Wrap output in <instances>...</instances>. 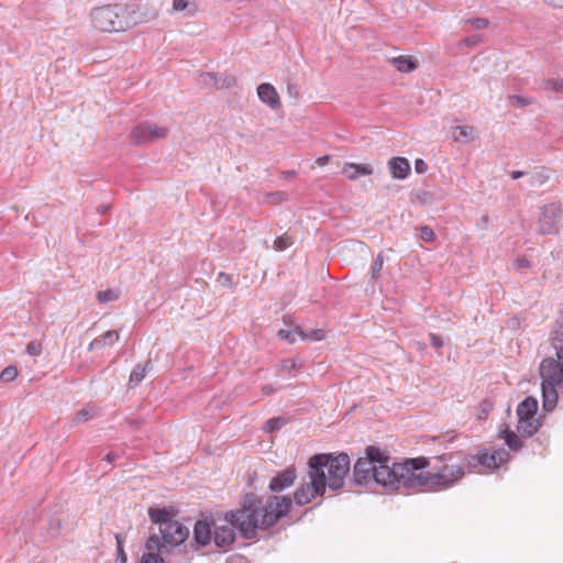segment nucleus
<instances>
[{
    "label": "nucleus",
    "instance_id": "obj_1",
    "mask_svg": "<svg viewBox=\"0 0 563 563\" xmlns=\"http://www.w3.org/2000/svg\"><path fill=\"white\" fill-rule=\"evenodd\" d=\"M291 505L289 496L272 495L264 499L254 494H246L241 509L227 512L225 519L236 523V529L243 538L254 539L257 530H267L286 516Z\"/></svg>",
    "mask_w": 563,
    "mask_h": 563
},
{
    "label": "nucleus",
    "instance_id": "obj_2",
    "mask_svg": "<svg viewBox=\"0 0 563 563\" xmlns=\"http://www.w3.org/2000/svg\"><path fill=\"white\" fill-rule=\"evenodd\" d=\"M309 481L302 483L295 492L294 499L298 506H305L319 496H323L327 486L332 490L343 487L350 470V456L346 453L314 454L308 460Z\"/></svg>",
    "mask_w": 563,
    "mask_h": 563
},
{
    "label": "nucleus",
    "instance_id": "obj_3",
    "mask_svg": "<svg viewBox=\"0 0 563 563\" xmlns=\"http://www.w3.org/2000/svg\"><path fill=\"white\" fill-rule=\"evenodd\" d=\"M429 464L427 457L420 456L388 465V470L380 472V475H386L385 488L408 492L429 490V473L423 471Z\"/></svg>",
    "mask_w": 563,
    "mask_h": 563
},
{
    "label": "nucleus",
    "instance_id": "obj_4",
    "mask_svg": "<svg viewBox=\"0 0 563 563\" xmlns=\"http://www.w3.org/2000/svg\"><path fill=\"white\" fill-rule=\"evenodd\" d=\"M474 460L475 457L452 453L435 456L432 471L428 472L429 492H439L455 485L464 476V468L471 467Z\"/></svg>",
    "mask_w": 563,
    "mask_h": 563
},
{
    "label": "nucleus",
    "instance_id": "obj_5",
    "mask_svg": "<svg viewBox=\"0 0 563 563\" xmlns=\"http://www.w3.org/2000/svg\"><path fill=\"white\" fill-rule=\"evenodd\" d=\"M389 456L385 451L376 446H367L365 456H361L353 467V482L355 485H367L371 482L385 487L386 475H378L383 470H388Z\"/></svg>",
    "mask_w": 563,
    "mask_h": 563
},
{
    "label": "nucleus",
    "instance_id": "obj_6",
    "mask_svg": "<svg viewBox=\"0 0 563 563\" xmlns=\"http://www.w3.org/2000/svg\"><path fill=\"white\" fill-rule=\"evenodd\" d=\"M148 516L153 523L159 526L162 539L165 544L177 547L189 537L188 527L174 520V515L167 508H150Z\"/></svg>",
    "mask_w": 563,
    "mask_h": 563
},
{
    "label": "nucleus",
    "instance_id": "obj_7",
    "mask_svg": "<svg viewBox=\"0 0 563 563\" xmlns=\"http://www.w3.org/2000/svg\"><path fill=\"white\" fill-rule=\"evenodd\" d=\"M91 21L96 29L102 32H123V5L108 4L91 11Z\"/></svg>",
    "mask_w": 563,
    "mask_h": 563
},
{
    "label": "nucleus",
    "instance_id": "obj_8",
    "mask_svg": "<svg viewBox=\"0 0 563 563\" xmlns=\"http://www.w3.org/2000/svg\"><path fill=\"white\" fill-rule=\"evenodd\" d=\"M563 217V209L560 203L551 202L540 209L538 229L541 234H555L559 232V224Z\"/></svg>",
    "mask_w": 563,
    "mask_h": 563
},
{
    "label": "nucleus",
    "instance_id": "obj_9",
    "mask_svg": "<svg viewBox=\"0 0 563 563\" xmlns=\"http://www.w3.org/2000/svg\"><path fill=\"white\" fill-rule=\"evenodd\" d=\"M157 16V11L137 4L123 5L124 31L142 23H147Z\"/></svg>",
    "mask_w": 563,
    "mask_h": 563
},
{
    "label": "nucleus",
    "instance_id": "obj_10",
    "mask_svg": "<svg viewBox=\"0 0 563 563\" xmlns=\"http://www.w3.org/2000/svg\"><path fill=\"white\" fill-rule=\"evenodd\" d=\"M167 134V128L157 125L156 123L144 122L137 124L131 131V139L135 144H144L159 139H165Z\"/></svg>",
    "mask_w": 563,
    "mask_h": 563
},
{
    "label": "nucleus",
    "instance_id": "obj_11",
    "mask_svg": "<svg viewBox=\"0 0 563 563\" xmlns=\"http://www.w3.org/2000/svg\"><path fill=\"white\" fill-rule=\"evenodd\" d=\"M540 376L542 384L562 385L563 384V366L561 362L553 357L544 358L540 364Z\"/></svg>",
    "mask_w": 563,
    "mask_h": 563
},
{
    "label": "nucleus",
    "instance_id": "obj_12",
    "mask_svg": "<svg viewBox=\"0 0 563 563\" xmlns=\"http://www.w3.org/2000/svg\"><path fill=\"white\" fill-rule=\"evenodd\" d=\"M468 457H475L471 467L483 465L489 470H495L508 461L509 453L505 449H497L490 453L484 452L479 455H470Z\"/></svg>",
    "mask_w": 563,
    "mask_h": 563
},
{
    "label": "nucleus",
    "instance_id": "obj_13",
    "mask_svg": "<svg viewBox=\"0 0 563 563\" xmlns=\"http://www.w3.org/2000/svg\"><path fill=\"white\" fill-rule=\"evenodd\" d=\"M296 478V468L294 466L287 467L285 471L279 472L272 478L269 483V489L275 493L283 492L284 489L294 485Z\"/></svg>",
    "mask_w": 563,
    "mask_h": 563
},
{
    "label": "nucleus",
    "instance_id": "obj_14",
    "mask_svg": "<svg viewBox=\"0 0 563 563\" xmlns=\"http://www.w3.org/2000/svg\"><path fill=\"white\" fill-rule=\"evenodd\" d=\"M198 84L205 87H211L216 89L229 88L234 85L235 79L233 77H222L214 73H201L198 76Z\"/></svg>",
    "mask_w": 563,
    "mask_h": 563
},
{
    "label": "nucleus",
    "instance_id": "obj_15",
    "mask_svg": "<svg viewBox=\"0 0 563 563\" xmlns=\"http://www.w3.org/2000/svg\"><path fill=\"white\" fill-rule=\"evenodd\" d=\"M227 523L216 528L213 532L214 543L219 548H228L235 540L234 528L236 523H231L225 519Z\"/></svg>",
    "mask_w": 563,
    "mask_h": 563
},
{
    "label": "nucleus",
    "instance_id": "obj_16",
    "mask_svg": "<svg viewBox=\"0 0 563 563\" xmlns=\"http://www.w3.org/2000/svg\"><path fill=\"white\" fill-rule=\"evenodd\" d=\"M257 95L260 100L263 103L269 106L272 109H276L280 104L279 95L276 91L275 87L271 84H261L257 87Z\"/></svg>",
    "mask_w": 563,
    "mask_h": 563
},
{
    "label": "nucleus",
    "instance_id": "obj_17",
    "mask_svg": "<svg viewBox=\"0 0 563 563\" xmlns=\"http://www.w3.org/2000/svg\"><path fill=\"white\" fill-rule=\"evenodd\" d=\"M374 169L369 164L345 163L342 168V173L351 180H356L361 176L372 175Z\"/></svg>",
    "mask_w": 563,
    "mask_h": 563
},
{
    "label": "nucleus",
    "instance_id": "obj_18",
    "mask_svg": "<svg viewBox=\"0 0 563 563\" xmlns=\"http://www.w3.org/2000/svg\"><path fill=\"white\" fill-rule=\"evenodd\" d=\"M393 178L405 179L410 173L409 161L405 157H393L388 162Z\"/></svg>",
    "mask_w": 563,
    "mask_h": 563
},
{
    "label": "nucleus",
    "instance_id": "obj_19",
    "mask_svg": "<svg viewBox=\"0 0 563 563\" xmlns=\"http://www.w3.org/2000/svg\"><path fill=\"white\" fill-rule=\"evenodd\" d=\"M538 410V401L533 397H527L517 407L518 419H534Z\"/></svg>",
    "mask_w": 563,
    "mask_h": 563
},
{
    "label": "nucleus",
    "instance_id": "obj_20",
    "mask_svg": "<svg viewBox=\"0 0 563 563\" xmlns=\"http://www.w3.org/2000/svg\"><path fill=\"white\" fill-rule=\"evenodd\" d=\"M211 528L208 522L198 520L194 528V540L201 547L209 544L211 540Z\"/></svg>",
    "mask_w": 563,
    "mask_h": 563
},
{
    "label": "nucleus",
    "instance_id": "obj_21",
    "mask_svg": "<svg viewBox=\"0 0 563 563\" xmlns=\"http://www.w3.org/2000/svg\"><path fill=\"white\" fill-rule=\"evenodd\" d=\"M558 386L559 385L541 384L543 408L547 411L553 410L558 404V398H559L558 391H556Z\"/></svg>",
    "mask_w": 563,
    "mask_h": 563
},
{
    "label": "nucleus",
    "instance_id": "obj_22",
    "mask_svg": "<svg viewBox=\"0 0 563 563\" xmlns=\"http://www.w3.org/2000/svg\"><path fill=\"white\" fill-rule=\"evenodd\" d=\"M388 62L400 73H410L418 67V60L411 56H397L388 59Z\"/></svg>",
    "mask_w": 563,
    "mask_h": 563
},
{
    "label": "nucleus",
    "instance_id": "obj_23",
    "mask_svg": "<svg viewBox=\"0 0 563 563\" xmlns=\"http://www.w3.org/2000/svg\"><path fill=\"white\" fill-rule=\"evenodd\" d=\"M539 427L536 419H518L517 431L521 437L529 438L539 430Z\"/></svg>",
    "mask_w": 563,
    "mask_h": 563
},
{
    "label": "nucleus",
    "instance_id": "obj_24",
    "mask_svg": "<svg viewBox=\"0 0 563 563\" xmlns=\"http://www.w3.org/2000/svg\"><path fill=\"white\" fill-rule=\"evenodd\" d=\"M476 131L473 126L470 125H459L454 128L453 139L457 142H471L475 139Z\"/></svg>",
    "mask_w": 563,
    "mask_h": 563
},
{
    "label": "nucleus",
    "instance_id": "obj_25",
    "mask_svg": "<svg viewBox=\"0 0 563 563\" xmlns=\"http://www.w3.org/2000/svg\"><path fill=\"white\" fill-rule=\"evenodd\" d=\"M295 331L298 334V336L303 341L308 340V341H312V342H318V341H322L325 338L324 330H322V329H313L310 331H305L299 325H295Z\"/></svg>",
    "mask_w": 563,
    "mask_h": 563
},
{
    "label": "nucleus",
    "instance_id": "obj_26",
    "mask_svg": "<svg viewBox=\"0 0 563 563\" xmlns=\"http://www.w3.org/2000/svg\"><path fill=\"white\" fill-rule=\"evenodd\" d=\"M549 170L545 168H541L530 174L528 183L531 187H540L544 185L549 180Z\"/></svg>",
    "mask_w": 563,
    "mask_h": 563
},
{
    "label": "nucleus",
    "instance_id": "obj_27",
    "mask_svg": "<svg viewBox=\"0 0 563 563\" xmlns=\"http://www.w3.org/2000/svg\"><path fill=\"white\" fill-rule=\"evenodd\" d=\"M500 438L505 440L506 444L512 451H518L522 446V442L519 440L518 435L507 427L505 430L500 431Z\"/></svg>",
    "mask_w": 563,
    "mask_h": 563
},
{
    "label": "nucleus",
    "instance_id": "obj_28",
    "mask_svg": "<svg viewBox=\"0 0 563 563\" xmlns=\"http://www.w3.org/2000/svg\"><path fill=\"white\" fill-rule=\"evenodd\" d=\"M150 361L146 363L145 366H142V365H136L131 375H130V379H129V386L130 387H135L137 386L145 377V373H146V368L147 366L150 365Z\"/></svg>",
    "mask_w": 563,
    "mask_h": 563
},
{
    "label": "nucleus",
    "instance_id": "obj_29",
    "mask_svg": "<svg viewBox=\"0 0 563 563\" xmlns=\"http://www.w3.org/2000/svg\"><path fill=\"white\" fill-rule=\"evenodd\" d=\"M541 88L545 91L563 93V78H549L541 82Z\"/></svg>",
    "mask_w": 563,
    "mask_h": 563
},
{
    "label": "nucleus",
    "instance_id": "obj_30",
    "mask_svg": "<svg viewBox=\"0 0 563 563\" xmlns=\"http://www.w3.org/2000/svg\"><path fill=\"white\" fill-rule=\"evenodd\" d=\"M173 10L175 12H180L187 10L188 16H194L197 12L196 7L191 5L188 0H174L173 1Z\"/></svg>",
    "mask_w": 563,
    "mask_h": 563
},
{
    "label": "nucleus",
    "instance_id": "obj_31",
    "mask_svg": "<svg viewBox=\"0 0 563 563\" xmlns=\"http://www.w3.org/2000/svg\"><path fill=\"white\" fill-rule=\"evenodd\" d=\"M383 265H384V258L382 255H378L375 258V261L373 262L371 269H369L371 282L374 283L378 279V277L380 276V272L383 269Z\"/></svg>",
    "mask_w": 563,
    "mask_h": 563
},
{
    "label": "nucleus",
    "instance_id": "obj_32",
    "mask_svg": "<svg viewBox=\"0 0 563 563\" xmlns=\"http://www.w3.org/2000/svg\"><path fill=\"white\" fill-rule=\"evenodd\" d=\"M482 41H483V36L478 35V34H475V35H471V36H467V37L463 38L462 41H460L456 44V46L460 49H463L464 47H475Z\"/></svg>",
    "mask_w": 563,
    "mask_h": 563
},
{
    "label": "nucleus",
    "instance_id": "obj_33",
    "mask_svg": "<svg viewBox=\"0 0 563 563\" xmlns=\"http://www.w3.org/2000/svg\"><path fill=\"white\" fill-rule=\"evenodd\" d=\"M286 424V419L282 417L272 418L266 421L264 430L267 432H275Z\"/></svg>",
    "mask_w": 563,
    "mask_h": 563
},
{
    "label": "nucleus",
    "instance_id": "obj_34",
    "mask_svg": "<svg viewBox=\"0 0 563 563\" xmlns=\"http://www.w3.org/2000/svg\"><path fill=\"white\" fill-rule=\"evenodd\" d=\"M475 30H484L489 25V20L486 18H471L463 21Z\"/></svg>",
    "mask_w": 563,
    "mask_h": 563
},
{
    "label": "nucleus",
    "instance_id": "obj_35",
    "mask_svg": "<svg viewBox=\"0 0 563 563\" xmlns=\"http://www.w3.org/2000/svg\"><path fill=\"white\" fill-rule=\"evenodd\" d=\"M164 544L165 543L164 542L162 543L158 536L153 534L148 538L145 547H146L147 552L157 553L158 551H161V549H162V547H164Z\"/></svg>",
    "mask_w": 563,
    "mask_h": 563
},
{
    "label": "nucleus",
    "instance_id": "obj_36",
    "mask_svg": "<svg viewBox=\"0 0 563 563\" xmlns=\"http://www.w3.org/2000/svg\"><path fill=\"white\" fill-rule=\"evenodd\" d=\"M118 298H119V294L112 289L102 290L97 294V299L102 303L114 301Z\"/></svg>",
    "mask_w": 563,
    "mask_h": 563
},
{
    "label": "nucleus",
    "instance_id": "obj_37",
    "mask_svg": "<svg viewBox=\"0 0 563 563\" xmlns=\"http://www.w3.org/2000/svg\"><path fill=\"white\" fill-rule=\"evenodd\" d=\"M291 244H292L291 238L287 234H284L275 240L274 249L276 251L280 252V251H285L286 249H288Z\"/></svg>",
    "mask_w": 563,
    "mask_h": 563
},
{
    "label": "nucleus",
    "instance_id": "obj_38",
    "mask_svg": "<svg viewBox=\"0 0 563 563\" xmlns=\"http://www.w3.org/2000/svg\"><path fill=\"white\" fill-rule=\"evenodd\" d=\"M18 375V369L15 366H7L4 369H2V372L0 373V380L2 382H12L15 379Z\"/></svg>",
    "mask_w": 563,
    "mask_h": 563
},
{
    "label": "nucleus",
    "instance_id": "obj_39",
    "mask_svg": "<svg viewBox=\"0 0 563 563\" xmlns=\"http://www.w3.org/2000/svg\"><path fill=\"white\" fill-rule=\"evenodd\" d=\"M96 410L93 408H82L76 413L75 420L77 422L88 421L93 418Z\"/></svg>",
    "mask_w": 563,
    "mask_h": 563
},
{
    "label": "nucleus",
    "instance_id": "obj_40",
    "mask_svg": "<svg viewBox=\"0 0 563 563\" xmlns=\"http://www.w3.org/2000/svg\"><path fill=\"white\" fill-rule=\"evenodd\" d=\"M508 100L512 104H517L518 107H527L532 103V99L519 95L509 96Z\"/></svg>",
    "mask_w": 563,
    "mask_h": 563
},
{
    "label": "nucleus",
    "instance_id": "obj_41",
    "mask_svg": "<svg viewBox=\"0 0 563 563\" xmlns=\"http://www.w3.org/2000/svg\"><path fill=\"white\" fill-rule=\"evenodd\" d=\"M278 338L280 340H285L289 343H295L296 342V335H298L295 331V328L292 330H285V329H280L277 333Z\"/></svg>",
    "mask_w": 563,
    "mask_h": 563
},
{
    "label": "nucleus",
    "instance_id": "obj_42",
    "mask_svg": "<svg viewBox=\"0 0 563 563\" xmlns=\"http://www.w3.org/2000/svg\"><path fill=\"white\" fill-rule=\"evenodd\" d=\"M141 563H165V562L158 553L146 552L142 555Z\"/></svg>",
    "mask_w": 563,
    "mask_h": 563
},
{
    "label": "nucleus",
    "instance_id": "obj_43",
    "mask_svg": "<svg viewBox=\"0 0 563 563\" xmlns=\"http://www.w3.org/2000/svg\"><path fill=\"white\" fill-rule=\"evenodd\" d=\"M420 230V235L419 238L423 241V242H431L434 240V232L433 230L428 227V225H422L419 228Z\"/></svg>",
    "mask_w": 563,
    "mask_h": 563
},
{
    "label": "nucleus",
    "instance_id": "obj_44",
    "mask_svg": "<svg viewBox=\"0 0 563 563\" xmlns=\"http://www.w3.org/2000/svg\"><path fill=\"white\" fill-rule=\"evenodd\" d=\"M120 335L118 331L109 330L101 335L102 341H106V345H112L119 340Z\"/></svg>",
    "mask_w": 563,
    "mask_h": 563
},
{
    "label": "nucleus",
    "instance_id": "obj_45",
    "mask_svg": "<svg viewBox=\"0 0 563 563\" xmlns=\"http://www.w3.org/2000/svg\"><path fill=\"white\" fill-rule=\"evenodd\" d=\"M217 283H219L222 287H233L232 276L223 272L218 274Z\"/></svg>",
    "mask_w": 563,
    "mask_h": 563
},
{
    "label": "nucleus",
    "instance_id": "obj_46",
    "mask_svg": "<svg viewBox=\"0 0 563 563\" xmlns=\"http://www.w3.org/2000/svg\"><path fill=\"white\" fill-rule=\"evenodd\" d=\"M26 352H27V354H30L32 356H37L42 353V344L36 341H31L26 345Z\"/></svg>",
    "mask_w": 563,
    "mask_h": 563
},
{
    "label": "nucleus",
    "instance_id": "obj_47",
    "mask_svg": "<svg viewBox=\"0 0 563 563\" xmlns=\"http://www.w3.org/2000/svg\"><path fill=\"white\" fill-rule=\"evenodd\" d=\"M268 198L272 200V202L279 203L287 199V194L284 191H277L268 195Z\"/></svg>",
    "mask_w": 563,
    "mask_h": 563
},
{
    "label": "nucleus",
    "instance_id": "obj_48",
    "mask_svg": "<svg viewBox=\"0 0 563 563\" xmlns=\"http://www.w3.org/2000/svg\"><path fill=\"white\" fill-rule=\"evenodd\" d=\"M297 367V363L295 360H284L282 363H280V368L285 372H291L292 369H295Z\"/></svg>",
    "mask_w": 563,
    "mask_h": 563
},
{
    "label": "nucleus",
    "instance_id": "obj_49",
    "mask_svg": "<svg viewBox=\"0 0 563 563\" xmlns=\"http://www.w3.org/2000/svg\"><path fill=\"white\" fill-rule=\"evenodd\" d=\"M415 169L417 174H424L428 170V165L423 159H417L415 162Z\"/></svg>",
    "mask_w": 563,
    "mask_h": 563
},
{
    "label": "nucleus",
    "instance_id": "obj_50",
    "mask_svg": "<svg viewBox=\"0 0 563 563\" xmlns=\"http://www.w3.org/2000/svg\"><path fill=\"white\" fill-rule=\"evenodd\" d=\"M429 336L432 346H434L435 349H440L443 346V340L439 335L430 333Z\"/></svg>",
    "mask_w": 563,
    "mask_h": 563
},
{
    "label": "nucleus",
    "instance_id": "obj_51",
    "mask_svg": "<svg viewBox=\"0 0 563 563\" xmlns=\"http://www.w3.org/2000/svg\"><path fill=\"white\" fill-rule=\"evenodd\" d=\"M117 542H118V551H119V556L122 558V561H125V554H124V551H123V547H122V542L120 540V537L117 536Z\"/></svg>",
    "mask_w": 563,
    "mask_h": 563
},
{
    "label": "nucleus",
    "instance_id": "obj_52",
    "mask_svg": "<svg viewBox=\"0 0 563 563\" xmlns=\"http://www.w3.org/2000/svg\"><path fill=\"white\" fill-rule=\"evenodd\" d=\"M517 265H518V267H523V268H526V267H529V266H530V263H529V261H528L527 258L521 257V258H518V260H517Z\"/></svg>",
    "mask_w": 563,
    "mask_h": 563
},
{
    "label": "nucleus",
    "instance_id": "obj_53",
    "mask_svg": "<svg viewBox=\"0 0 563 563\" xmlns=\"http://www.w3.org/2000/svg\"><path fill=\"white\" fill-rule=\"evenodd\" d=\"M329 159H330V157L328 155H324V156L318 157L316 163L319 166H324L329 162Z\"/></svg>",
    "mask_w": 563,
    "mask_h": 563
},
{
    "label": "nucleus",
    "instance_id": "obj_54",
    "mask_svg": "<svg viewBox=\"0 0 563 563\" xmlns=\"http://www.w3.org/2000/svg\"><path fill=\"white\" fill-rule=\"evenodd\" d=\"M118 454H115L114 452H109L106 456H104V460L108 462V463H112L113 461H115L118 459Z\"/></svg>",
    "mask_w": 563,
    "mask_h": 563
},
{
    "label": "nucleus",
    "instance_id": "obj_55",
    "mask_svg": "<svg viewBox=\"0 0 563 563\" xmlns=\"http://www.w3.org/2000/svg\"><path fill=\"white\" fill-rule=\"evenodd\" d=\"M544 1L550 3L553 7L563 8V0H544Z\"/></svg>",
    "mask_w": 563,
    "mask_h": 563
},
{
    "label": "nucleus",
    "instance_id": "obj_56",
    "mask_svg": "<svg viewBox=\"0 0 563 563\" xmlns=\"http://www.w3.org/2000/svg\"><path fill=\"white\" fill-rule=\"evenodd\" d=\"M523 175H525V172H521V170H512V172L510 173V177H511L512 179H519V178H521Z\"/></svg>",
    "mask_w": 563,
    "mask_h": 563
},
{
    "label": "nucleus",
    "instance_id": "obj_57",
    "mask_svg": "<svg viewBox=\"0 0 563 563\" xmlns=\"http://www.w3.org/2000/svg\"><path fill=\"white\" fill-rule=\"evenodd\" d=\"M262 390L265 395H271L275 391L272 385H265Z\"/></svg>",
    "mask_w": 563,
    "mask_h": 563
},
{
    "label": "nucleus",
    "instance_id": "obj_58",
    "mask_svg": "<svg viewBox=\"0 0 563 563\" xmlns=\"http://www.w3.org/2000/svg\"><path fill=\"white\" fill-rule=\"evenodd\" d=\"M556 357L563 366V346L556 347Z\"/></svg>",
    "mask_w": 563,
    "mask_h": 563
},
{
    "label": "nucleus",
    "instance_id": "obj_59",
    "mask_svg": "<svg viewBox=\"0 0 563 563\" xmlns=\"http://www.w3.org/2000/svg\"><path fill=\"white\" fill-rule=\"evenodd\" d=\"M96 343H98V349H102L106 346V341H102L101 336L95 339Z\"/></svg>",
    "mask_w": 563,
    "mask_h": 563
},
{
    "label": "nucleus",
    "instance_id": "obj_60",
    "mask_svg": "<svg viewBox=\"0 0 563 563\" xmlns=\"http://www.w3.org/2000/svg\"><path fill=\"white\" fill-rule=\"evenodd\" d=\"M88 350H89V351L99 350V349H98V343H96V341H95V340H92V341L90 342L89 346H88Z\"/></svg>",
    "mask_w": 563,
    "mask_h": 563
},
{
    "label": "nucleus",
    "instance_id": "obj_61",
    "mask_svg": "<svg viewBox=\"0 0 563 563\" xmlns=\"http://www.w3.org/2000/svg\"><path fill=\"white\" fill-rule=\"evenodd\" d=\"M295 175H296V173H295L294 170H291V172H286V173H285V176H286V177H292V176H295Z\"/></svg>",
    "mask_w": 563,
    "mask_h": 563
},
{
    "label": "nucleus",
    "instance_id": "obj_62",
    "mask_svg": "<svg viewBox=\"0 0 563 563\" xmlns=\"http://www.w3.org/2000/svg\"><path fill=\"white\" fill-rule=\"evenodd\" d=\"M238 561H239V562H241V561H242V559H241V558H239V559H232V560H230V561H229V563H235V562H238Z\"/></svg>",
    "mask_w": 563,
    "mask_h": 563
}]
</instances>
